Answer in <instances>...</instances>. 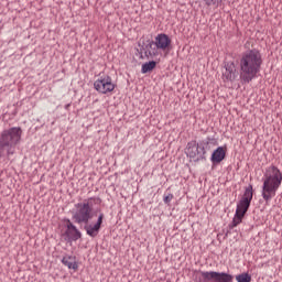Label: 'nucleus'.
Segmentation results:
<instances>
[{"mask_svg":"<svg viewBox=\"0 0 282 282\" xmlns=\"http://www.w3.org/2000/svg\"><path fill=\"white\" fill-rule=\"evenodd\" d=\"M261 53L257 50H251L245 53L240 59V78L243 83H250L261 72Z\"/></svg>","mask_w":282,"mask_h":282,"instance_id":"nucleus-1","label":"nucleus"},{"mask_svg":"<svg viewBox=\"0 0 282 282\" xmlns=\"http://www.w3.org/2000/svg\"><path fill=\"white\" fill-rule=\"evenodd\" d=\"M262 198L265 204H270L273 197L276 196V192L282 184V173L279 167L271 165L267 167L263 178H262Z\"/></svg>","mask_w":282,"mask_h":282,"instance_id":"nucleus-2","label":"nucleus"},{"mask_svg":"<svg viewBox=\"0 0 282 282\" xmlns=\"http://www.w3.org/2000/svg\"><path fill=\"white\" fill-rule=\"evenodd\" d=\"M21 135H23V130L21 127H13L4 130L0 137V155H3V151L7 149L8 155H12L15 144L21 142Z\"/></svg>","mask_w":282,"mask_h":282,"instance_id":"nucleus-3","label":"nucleus"},{"mask_svg":"<svg viewBox=\"0 0 282 282\" xmlns=\"http://www.w3.org/2000/svg\"><path fill=\"white\" fill-rule=\"evenodd\" d=\"M100 204V198L90 197L85 199L83 203L75 205L76 212L73 215L75 224H89L91 219V213H94V205Z\"/></svg>","mask_w":282,"mask_h":282,"instance_id":"nucleus-4","label":"nucleus"},{"mask_svg":"<svg viewBox=\"0 0 282 282\" xmlns=\"http://www.w3.org/2000/svg\"><path fill=\"white\" fill-rule=\"evenodd\" d=\"M94 88L99 94H111V91L116 89V84H113V80L109 75H104L95 80Z\"/></svg>","mask_w":282,"mask_h":282,"instance_id":"nucleus-5","label":"nucleus"},{"mask_svg":"<svg viewBox=\"0 0 282 282\" xmlns=\"http://www.w3.org/2000/svg\"><path fill=\"white\" fill-rule=\"evenodd\" d=\"M253 195H254V189L252 185L247 186L240 202L237 205L236 213L246 215V213H248V208H250V204L252 202Z\"/></svg>","mask_w":282,"mask_h":282,"instance_id":"nucleus-6","label":"nucleus"},{"mask_svg":"<svg viewBox=\"0 0 282 282\" xmlns=\"http://www.w3.org/2000/svg\"><path fill=\"white\" fill-rule=\"evenodd\" d=\"M185 153L187 158H189L194 162H199V160H204V155H206V150L204 149V147H199L197 142L191 141L189 143H187Z\"/></svg>","mask_w":282,"mask_h":282,"instance_id":"nucleus-7","label":"nucleus"},{"mask_svg":"<svg viewBox=\"0 0 282 282\" xmlns=\"http://www.w3.org/2000/svg\"><path fill=\"white\" fill-rule=\"evenodd\" d=\"M200 276L204 281H214V282H232L234 276L226 272L217 271H202Z\"/></svg>","mask_w":282,"mask_h":282,"instance_id":"nucleus-8","label":"nucleus"},{"mask_svg":"<svg viewBox=\"0 0 282 282\" xmlns=\"http://www.w3.org/2000/svg\"><path fill=\"white\" fill-rule=\"evenodd\" d=\"M221 78L224 83H235L237 80L239 73L237 72V66L232 62L225 64Z\"/></svg>","mask_w":282,"mask_h":282,"instance_id":"nucleus-9","label":"nucleus"},{"mask_svg":"<svg viewBox=\"0 0 282 282\" xmlns=\"http://www.w3.org/2000/svg\"><path fill=\"white\" fill-rule=\"evenodd\" d=\"M154 45H156L159 50H162V52H169L171 47V37L164 33L158 34L154 40Z\"/></svg>","mask_w":282,"mask_h":282,"instance_id":"nucleus-10","label":"nucleus"},{"mask_svg":"<svg viewBox=\"0 0 282 282\" xmlns=\"http://www.w3.org/2000/svg\"><path fill=\"white\" fill-rule=\"evenodd\" d=\"M104 219H105V214H100L95 225H88V223L86 224L85 230L89 237L98 236V232H100V226H102Z\"/></svg>","mask_w":282,"mask_h":282,"instance_id":"nucleus-11","label":"nucleus"},{"mask_svg":"<svg viewBox=\"0 0 282 282\" xmlns=\"http://www.w3.org/2000/svg\"><path fill=\"white\" fill-rule=\"evenodd\" d=\"M66 228V236L70 241H78V239L83 237L80 231H78V228H76V226H74L70 220H67Z\"/></svg>","mask_w":282,"mask_h":282,"instance_id":"nucleus-12","label":"nucleus"},{"mask_svg":"<svg viewBox=\"0 0 282 282\" xmlns=\"http://www.w3.org/2000/svg\"><path fill=\"white\" fill-rule=\"evenodd\" d=\"M143 54L145 58H155V56H160V48L154 42H150L145 47H143Z\"/></svg>","mask_w":282,"mask_h":282,"instance_id":"nucleus-13","label":"nucleus"},{"mask_svg":"<svg viewBox=\"0 0 282 282\" xmlns=\"http://www.w3.org/2000/svg\"><path fill=\"white\" fill-rule=\"evenodd\" d=\"M226 159V148L218 147L212 154V162L214 164H219L220 162H224Z\"/></svg>","mask_w":282,"mask_h":282,"instance_id":"nucleus-14","label":"nucleus"},{"mask_svg":"<svg viewBox=\"0 0 282 282\" xmlns=\"http://www.w3.org/2000/svg\"><path fill=\"white\" fill-rule=\"evenodd\" d=\"M62 263L67 265L68 270H78V262H76V257L66 256L62 259Z\"/></svg>","mask_w":282,"mask_h":282,"instance_id":"nucleus-15","label":"nucleus"},{"mask_svg":"<svg viewBox=\"0 0 282 282\" xmlns=\"http://www.w3.org/2000/svg\"><path fill=\"white\" fill-rule=\"evenodd\" d=\"M156 65L158 62L155 61L144 63L141 68L142 74H149V72H153V68L156 67Z\"/></svg>","mask_w":282,"mask_h":282,"instance_id":"nucleus-16","label":"nucleus"},{"mask_svg":"<svg viewBox=\"0 0 282 282\" xmlns=\"http://www.w3.org/2000/svg\"><path fill=\"white\" fill-rule=\"evenodd\" d=\"M243 217H246V215H241L239 212H236L234 219H232V227L237 228V226H239V224H241V221H243Z\"/></svg>","mask_w":282,"mask_h":282,"instance_id":"nucleus-17","label":"nucleus"},{"mask_svg":"<svg viewBox=\"0 0 282 282\" xmlns=\"http://www.w3.org/2000/svg\"><path fill=\"white\" fill-rule=\"evenodd\" d=\"M236 281L238 282H250L252 281V276L248 273H242L236 276Z\"/></svg>","mask_w":282,"mask_h":282,"instance_id":"nucleus-18","label":"nucleus"},{"mask_svg":"<svg viewBox=\"0 0 282 282\" xmlns=\"http://www.w3.org/2000/svg\"><path fill=\"white\" fill-rule=\"evenodd\" d=\"M206 6H215L219 3L221 0H204Z\"/></svg>","mask_w":282,"mask_h":282,"instance_id":"nucleus-19","label":"nucleus"},{"mask_svg":"<svg viewBox=\"0 0 282 282\" xmlns=\"http://www.w3.org/2000/svg\"><path fill=\"white\" fill-rule=\"evenodd\" d=\"M172 200H173V194H169L167 196H165V197L163 198V202H164L165 204H171Z\"/></svg>","mask_w":282,"mask_h":282,"instance_id":"nucleus-20","label":"nucleus"},{"mask_svg":"<svg viewBox=\"0 0 282 282\" xmlns=\"http://www.w3.org/2000/svg\"><path fill=\"white\" fill-rule=\"evenodd\" d=\"M69 108V105L66 106V109Z\"/></svg>","mask_w":282,"mask_h":282,"instance_id":"nucleus-21","label":"nucleus"}]
</instances>
